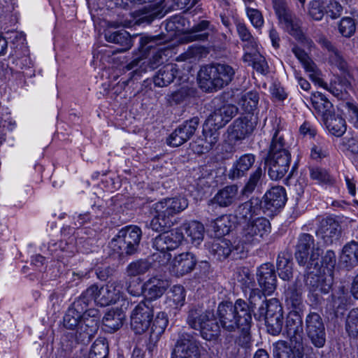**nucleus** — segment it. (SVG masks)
Listing matches in <instances>:
<instances>
[{
	"label": "nucleus",
	"instance_id": "c9c22d12",
	"mask_svg": "<svg viewBox=\"0 0 358 358\" xmlns=\"http://www.w3.org/2000/svg\"><path fill=\"white\" fill-rule=\"evenodd\" d=\"M211 317H213L212 310H203L199 306H193L187 311L186 322L191 329L196 331L198 328H201L205 320H208Z\"/></svg>",
	"mask_w": 358,
	"mask_h": 358
},
{
	"label": "nucleus",
	"instance_id": "864d4df0",
	"mask_svg": "<svg viewBox=\"0 0 358 358\" xmlns=\"http://www.w3.org/2000/svg\"><path fill=\"white\" fill-rule=\"evenodd\" d=\"M151 266L152 264L148 259H140L131 262L127 266L126 272L128 276L136 277L147 273Z\"/></svg>",
	"mask_w": 358,
	"mask_h": 358
},
{
	"label": "nucleus",
	"instance_id": "f8f14e48",
	"mask_svg": "<svg viewBox=\"0 0 358 358\" xmlns=\"http://www.w3.org/2000/svg\"><path fill=\"white\" fill-rule=\"evenodd\" d=\"M200 343L192 335L180 332L173 350L172 358H200Z\"/></svg>",
	"mask_w": 358,
	"mask_h": 358
},
{
	"label": "nucleus",
	"instance_id": "1a4fd4ad",
	"mask_svg": "<svg viewBox=\"0 0 358 358\" xmlns=\"http://www.w3.org/2000/svg\"><path fill=\"white\" fill-rule=\"evenodd\" d=\"M99 312L96 309H85L80 326L74 333L76 343H89L99 330Z\"/></svg>",
	"mask_w": 358,
	"mask_h": 358
},
{
	"label": "nucleus",
	"instance_id": "603ef678",
	"mask_svg": "<svg viewBox=\"0 0 358 358\" xmlns=\"http://www.w3.org/2000/svg\"><path fill=\"white\" fill-rule=\"evenodd\" d=\"M259 99V94L257 92L250 91L241 96L238 104L245 113L253 115L252 113L257 109Z\"/></svg>",
	"mask_w": 358,
	"mask_h": 358
},
{
	"label": "nucleus",
	"instance_id": "cd10ccee",
	"mask_svg": "<svg viewBox=\"0 0 358 358\" xmlns=\"http://www.w3.org/2000/svg\"><path fill=\"white\" fill-rule=\"evenodd\" d=\"M238 190V186L235 185L222 188L208 201V206L213 207L216 205L220 208H227L231 206L237 199Z\"/></svg>",
	"mask_w": 358,
	"mask_h": 358
},
{
	"label": "nucleus",
	"instance_id": "338daca9",
	"mask_svg": "<svg viewBox=\"0 0 358 358\" xmlns=\"http://www.w3.org/2000/svg\"><path fill=\"white\" fill-rule=\"evenodd\" d=\"M238 281L244 287L243 292L248 296L250 294L251 290L259 289L258 288H253L255 285L254 278L248 271H242V272H240L238 276Z\"/></svg>",
	"mask_w": 358,
	"mask_h": 358
},
{
	"label": "nucleus",
	"instance_id": "bf43d9fd",
	"mask_svg": "<svg viewBox=\"0 0 358 358\" xmlns=\"http://www.w3.org/2000/svg\"><path fill=\"white\" fill-rule=\"evenodd\" d=\"M345 329L350 336L358 338V308L350 311L346 319Z\"/></svg>",
	"mask_w": 358,
	"mask_h": 358
},
{
	"label": "nucleus",
	"instance_id": "e433bc0d",
	"mask_svg": "<svg viewBox=\"0 0 358 358\" xmlns=\"http://www.w3.org/2000/svg\"><path fill=\"white\" fill-rule=\"evenodd\" d=\"M311 102L313 108L323 120L335 113L333 104L320 92L312 94Z\"/></svg>",
	"mask_w": 358,
	"mask_h": 358
},
{
	"label": "nucleus",
	"instance_id": "79ce46f5",
	"mask_svg": "<svg viewBox=\"0 0 358 358\" xmlns=\"http://www.w3.org/2000/svg\"><path fill=\"white\" fill-rule=\"evenodd\" d=\"M278 155H291V153L289 146L286 142L284 135L279 130H276L273 135L267 156Z\"/></svg>",
	"mask_w": 358,
	"mask_h": 358
},
{
	"label": "nucleus",
	"instance_id": "ddd939ff",
	"mask_svg": "<svg viewBox=\"0 0 358 358\" xmlns=\"http://www.w3.org/2000/svg\"><path fill=\"white\" fill-rule=\"evenodd\" d=\"M332 283L333 278L331 275H319L314 272H309L305 276V285L317 303H320L323 300L322 296L323 294L329 293Z\"/></svg>",
	"mask_w": 358,
	"mask_h": 358
},
{
	"label": "nucleus",
	"instance_id": "72a5a7b5",
	"mask_svg": "<svg viewBox=\"0 0 358 358\" xmlns=\"http://www.w3.org/2000/svg\"><path fill=\"white\" fill-rule=\"evenodd\" d=\"M256 160V157L253 154H245L237 159L229 172V177L231 179L240 178L246 175L251 169Z\"/></svg>",
	"mask_w": 358,
	"mask_h": 358
},
{
	"label": "nucleus",
	"instance_id": "393cba45",
	"mask_svg": "<svg viewBox=\"0 0 358 358\" xmlns=\"http://www.w3.org/2000/svg\"><path fill=\"white\" fill-rule=\"evenodd\" d=\"M262 208V201L258 197H252L249 201L239 205L234 211L233 215L236 222L241 220H254L255 215L260 213Z\"/></svg>",
	"mask_w": 358,
	"mask_h": 358
},
{
	"label": "nucleus",
	"instance_id": "052dcab7",
	"mask_svg": "<svg viewBox=\"0 0 358 358\" xmlns=\"http://www.w3.org/2000/svg\"><path fill=\"white\" fill-rule=\"evenodd\" d=\"M262 175V169L260 166L257 167L255 171L250 174L247 183L242 189V193L244 195H248L252 193L257 187Z\"/></svg>",
	"mask_w": 358,
	"mask_h": 358
},
{
	"label": "nucleus",
	"instance_id": "774afa93",
	"mask_svg": "<svg viewBox=\"0 0 358 358\" xmlns=\"http://www.w3.org/2000/svg\"><path fill=\"white\" fill-rule=\"evenodd\" d=\"M245 12L247 17L250 20L251 24L256 29H261L263 27L264 20L262 13L259 10L250 7L246 8Z\"/></svg>",
	"mask_w": 358,
	"mask_h": 358
},
{
	"label": "nucleus",
	"instance_id": "4468645a",
	"mask_svg": "<svg viewBox=\"0 0 358 358\" xmlns=\"http://www.w3.org/2000/svg\"><path fill=\"white\" fill-rule=\"evenodd\" d=\"M306 331L308 337L316 348H322L326 343L324 324L317 313H310L306 318Z\"/></svg>",
	"mask_w": 358,
	"mask_h": 358
},
{
	"label": "nucleus",
	"instance_id": "de8ad7c7",
	"mask_svg": "<svg viewBox=\"0 0 358 358\" xmlns=\"http://www.w3.org/2000/svg\"><path fill=\"white\" fill-rule=\"evenodd\" d=\"M277 270L278 275L283 280H289L292 278V262L291 255L281 252L277 259Z\"/></svg>",
	"mask_w": 358,
	"mask_h": 358
},
{
	"label": "nucleus",
	"instance_id": "6e6552de",
	"mask_svg": "<svg viewBox=\"0 0 358 358\" xmlns=\"http://www.w3.org/2000/svg\"><path fill=\"white\" fill-rule=\"evenodd\" d=\"M322 249L315 244L313 236L309 234H301L296 245L295 258L300 265L308 264V267L318 266Z\"/></svg>",
	"mask_w": 358,
	"mask_h": 358
},
{
	"label": "nucleus",
	"instance_id": "9d476101",
	"mask_svg": "<svg viewBox=\"0 0 358 358\" xmlns=\"http://www.w3.org/2000/svg\"><path fill=\"white\" fill-rule=\"evenodd\" d=\"M158 235L154 238L152 246L162 254V259L160 264H166L171 257L169 250L177 248L181 243L184 236L182 231L178 230L166 231Z\"/></svg>",
	"mask_w": 358,
	"mask_h": 358
},
{
	"label": "nucleus",
	"instance_id": "a211bd4d",
	"mask_svg": "<svg viewBox=\"0 0 358 358\" xmlns=\"http://www.w3.org/2000/svg\"><path fill=\"white\" fill-rule=\"evenodd\" d=\"M216 32V29L208 20H201L194 24L182 37L186 42L207 41Z\"/></svg>",
	"mask_w": 358,
	"mask_h": 358
},
{
	"label": "nucleus",
	"instance_id": "423d86ee",
	"mask_svg": "<svg viewBox=\"0 0 358 358\" xmlns=\"http://www.w3.org/2000/svg\"><path fill=\"white\" fill-rule=\"evenodd\" d=\"M271 229V223L266 217L249 220L241 229L240 242L243 245H258L266 240Z\"/></svg>",
	"mask_w": 358,
	"mask_h": 358
},
{
	"label": "nucleus",
	"instance_id": "c756f323",
	"mask_svg": "<svg viewBox=\"0 0 358 358\" xmlns=\"http://www.w3.org/2000/svg\"><path fill=\"white\" fill-rule=\"evenodd\" d=\"M285 301L286 306L292 310L300 312L303 307L301 285L296 280L285 288Z\"/></svg>",
	"mask_w": 358,
	"mask_h": 358
},
{
	"label": "nucleus",
	"instance_id": "58836bf2",
	"mask_svg": "<svg viewBox=\"0 0 358 358\" xmlns=\"http://www.w3.org/2000/svg\"><path fill=\"white\" fill-rule=\"evenodd\" d=\"M168 323L169 320L166 314L164 312H159L153 320L150 327V345H155L161 336L164 334Z\"/></svg>",
	"mask_w": 358,
	"mask_h": 358
},
{
	"label": "nucleus",
	"instance_id": "0e129e2a",
	"mask_svg": "<svg viewBox=\"0 0 358 358\" xmlns=\"http://www.w3.org/2000/svg\"><path fill=\"white\" fill-rule=\"evenodd\" d=\"M310 176L313 180H317L320 183L330 185L334 182V178L327 170L322 168H310Z\"/></svg>",
	"mask_w": 358,
	"mask_h": 358
},
{
	"label": "nucleus",
	"instance_id": "5701e85b",
	"mask_svg": "<svg viewBox=\"0 0 358 358\" xmlns=\"http://www.w3.org/2000/svg\"><path fill=\"white\" fill-rule=\"evenodd\" d=\"M287 201L286 192L284 187L280 186L273 187L264 196L262 208L271 213H275L282 208Z\"/></svg>",
	"mask_w": 358,
	"mask_h": 358
},
{
	"label": "nucleus",
	"instance_id": "69168bd1",
	"mask_svg": "<svg viewBox=\"0 0 358 358\" xmlns=\"http://www.w3.org/2000/svg\"><path fill=\"white\" fill-rule=\"evenodd\" d=\"M343 9V6L336 0H329L325 3V14L331 20L339 18Z\"/></svg>",
	"mask_w": 358,
	"mask_h": 358
},
{
	"label": "nucleus",
	"instance_id": "dca6fc26",
	"mask_svg": "<svg viewBox=\"0 0 358 358\" xmlns=\"http://www.w3.org/2000/svg\"><path fill=\"white\" fill-rule=\"evenodd\" d=\"M257 126V117L253 115H248L236 119L228 130L231 138L239 141L249 136Z\"/></svg>",
	"mask_w": 358,
	"mask_h": 358
},
{
	"label": "nucleus",
	"instance_id": "a878e982",
	"mask_svg": "<svg viewBox=\"0 0 358 358\" xmlns=\"http://www.w3.org/2000/svg\"><path fill=\"white\" fill-rule=\"evenodd\" d=\"M196 262V257L192 253H181L174 257L171 266V272L176 276H182L192 272Z\"/></svg>",
	"mask_w": 358,
	"mask_h": 358
},
{
	"label": "nucleus",
	"instance_id": "0eeeda50",
	"mask_svg": "<svg viewBox=\"0 0 358 358\" xmlns=\"http://www.w3.org/2000/svg\"><path fill=\"white\" fill-rule=\"evenodd\" d=\"M120 292L119 283L110 282L100 288L97 285H92L80 296L88 306L92 301H94L100 306H107L116 302L120 297Z\"/></svg>",
	"mask_w": 358,
	"mask_h": 358
},
{
	"label": "nucleus",
	"instance_id": "e2e57ef3",
	"mask_svg": "<svg viewBox=\"0 0 358 358\" xmlns=\"http://www.w3.org/2000/svg\"><path fill=\"white\" fill-rule=\"evenodd\" d=\"M272 6L279 22L293 13L286 0H272Z\"/></svg>",
	"mask_w": 358,
	"mask_h": 358
},
{
	"label": "nucleus",
	"instance_id": "c85d7f7f",
	"mask_svg": "<svg viewBox=\"0 0 358 358\" xmlns=\"http://www.w3.org/2000/svg\"><path fill=\"white\" fill-rule=\"evenodd\" d=\"M238 113V108L232 104H224L215 109L208 121L217 129L224 127Z\"/></svg>",
	"mask_w": 358,
	"mask_h": 358
},
{
	"label": "nucleus",
	"instance_id": "09e8293b",
	"mask_svg": "<svg viewBox=\"0 0 358 358\" xmlns=\"http://www.w3.org/2000/svg\"><path fill=\"white\" fill-rule=\"evenodd\" d=\"M320 85L338 98H342L343 92H347V89L350 86V82L342 77L335 78L329 85L321 80Z\"/></svg>",
	"mask_w": 358,
	"mask_h": 358
},
{
	"label": "nucleus",
	"instance_id": "7ed1b4c3",
	"mask_svg": "<svg viewBox=\"0 0 358 358\" xmlns=\"http://www.w3.org/2000/svg\"><path fill=\"white\" fill-rule=\"evenodd\" d=\"M257 306V312L254 313L255 319L265 321L269 334L279 335L284 324L283 309L279 301L275 298L267 300L264 294V300Z\"/></svg>",
	"mask_w": 358,
	"mask_h": 358
},
{
	"label": "nucleus",
	"instance_id": "aec40b11",
	"mask_svg": "<svg viewBox=\"0 0 358 358\" xmlns=\"http://www.w3.org/2000/svg\"><path fill=\"white\" fill-rule=\"evenodd\" d=\"M303 322L299 312L291 310L285 323V332L291 344H303Z\"/></svg>",
	"mask_w": 358,
	"mask_h": 358
},
{
	"label": "nucleus",
	"instance_id": "bb28decb",
	"mask_svg": "<svg viewBox=\"0 0 358 358\" xmlns=\"http://www.w3.org/2000/svg\"><path fill=\"white\" fill-rule=\"evenodd\" d=\"M341 233L339 223L332 217L322 219L320 222L317 234L320 236L327 245L338 240Z\"/></svg>",
	"mask_w": 358,
	"mask_h": 358
},
{
	"label": "nucleus",
	"instance_id": "8fccbe9b",
	"mask_svg": "<svg viewBox=\"0 0 358 358\" xmlns=\"http://www.w3.org/2000/svg\"><path fill=\"white\" fill-rule=\"evenodd\" d=\"M184 229L192 244L199 245L201 243L204 236V227L201 222L192 221L185 224Z\"/></svg>",
	"mask_w": 358,
	"mask_h": 358
},
{
	"label": "nucleus",
	"instance_id": "f257e3e1",
	"mask_svg": "<svg viewBox=\"0 0 358 358\" xmlns=\"http://www.w3.org/2000/svg\"><path fill=\"white\" fill-rule=\"evenodd\" d=\"M248 303L242 299L234 303L230 301L221 302L217 309V317L220 326L226 331L232 332L241 331L238 344L245 346L250 341V329L252 322V313L257 305L264 300L260 289L251 290L248 297Z\"/></svg>",
	"mask_w": 358,
	"mask_h": 358
},
{
	"label": "nucleus",
	"instance_id": "473e14b6",
	"mask_svg": "<svg viewBox=\"0 0 358 358\" xmlns=\"http://www.w3.org/2000/svg\"><path fill=\"white\" fill-rule=\"evenodd\" d=\"M169 286V281L156 277L150 278L143 285L145 301L152 303V300L161 297Z\"/></svg>",
	"mask_w": 358,
	"mask_h": 358
},
{
	"label": "nucleus",
	"instance_id": "7c9ffc66",
	"mask_svg": "<svg viewBox=\"0 0 358 358\" xmlns=\"http://www.w3.org/2000/svg\"><path fill=\"white\" fill-rule=\"evenodd\" d=\"M274 358H303V344H293L289 345L285 341H278L273 343Z\"/></svg>",
	"mask_w": 358,
	"mask_h": 358
},
{
	"label": "nucleus",
	"instance_id": "c03bdc74",
	"mask_svg": "<svg viewBox=\"0 0 358 358\" xmlns=\"http://www.w3.org/2000/svg\"><path fill=\"white\" fill-rule=\"evenodd\" d=\"M201 336L208 341L217 340L220 335V327L216 321L214 313L213 317H209L208 320H205L201 328H198Z\"/></svg>",
	"mask_w": 358,
	"mask_h": 358
},
{
	"label": "nucleus",
	"instance_id": "412c9836",
	"mask_svg": "<svg viewBox=\"0 0 358 358\" xmlns=\"http://www.w3.org/2000/svg\"><path fill=\"white\" fill-rule=\"evenodd\" d=\"M167 13L166 6L150 3L133 13L136 24H150L155 18H161Z\"/></svg>",
	"mask_w": 358,
	"mask_h": 358
},
{
	"label": "nucleus",
	"instance_id": "6ab92c4d",
	"mask_svg": "<svg viewBox=\"0 0 358 358\" xmlns=\"http://www.w3.org/2000/svg\"><path fill=\"white\" fill-rule=\"evenodd\" d=\"M87 306L88 305L80 296L74 301L65 314L63 321L64 326L67 329L73 330L74 334L80 324L84 311Z\"/></svg>",
	"mask_w": 358,
	"mask_h": 358
},
{
	"label": "nucleus",
	"instance_id": "f704fd0d",
	"mask_svg": "<svg viewBox=\"0 0 358 358\" xmlns=\"http://www.w3.org/2000/svg\"><path fill=\"white\" fill-rule=\"evenodd\" d=\"M104 37L107 42L119 45L120 52L128 50L132 46L131 35L124 29H107L104 32Z\"/></svg>",
	"mask_w": 358,
	"mask_h": 358
},
{
	"label": "nucleus",
	"instance_id": "6e6d98bb",
	"mask_svg": "<svg viewBox=\"0 0 358 358\" xmlns=\"http://www.w3.org/2000/svg\"><path fill=\"white\" fill-rule=\"evenodd\" d=\"M292 50L307 72L313 73H317V69L316 64L303 50L295 45L292 48Z\"/></svg>",
	"mask_w": 358,
	"mask_h": 358
},
{
	"label": "nucleus",
	"instance_id": "a18cd8bd",
	"mask_svg": "<svg viewBox=\"0 0 358 358\" xmlns=\"http://www.w3.org/2000/svg\"><path fill=\"white\" fill-rule=\"evenodd\" d=\"M185 291L181 285L173 286L167 294L165 303L166 308L170 309H178L185 303Z\"/></svg>",
	"mask_w": 358,
	"mask_h": 358
},
{
	"label": "nucleus",
	"instance_id": "37998d69",
	"mask_svg": "<svg viewBox=\"0 0 358 358\" xmlns=\"http://www.w3.org/2000/svg\"><path fill=\"white\" fill-rule=\"evenodd\" d=\"M178 69L176 64H168L159 70L154 77V83L158 87H165L171 84L176 78Z\"/></svg>",
	"mask_w": 358,
	"mask_h": 358
},
{
	"label": "nucleus",
	"instance_id": "4be33fe9",
	"mask_svg": "<svg viewBox=\"0 0 358 358\" xmlns=\"http://www.w3.org/2000/svg\"><path fill=\"white\" fill-rule=\"evenodd\" d=\"M244 247H232L229 241L227 239H219L214 241L210 248V253L219 261L227 259L231 254L234 257L239 256L242 257L244 254Z\"/></svg>",
	"mask_w": 358,
	"mask_h": 358
},
{
	"label": "nucleus",
	"instance_id": "2f4dec72",
	"mask_svg": "<svg viewBox=\"0 0 358 358\" xmlns=\"http://www.w3.org/2000/svg\"><path fill=\"white\" fill-rule=\"evenodd\" d=\"M219 129L214 127L209 129L203 130V138H201L195 142L193 146L194 150L198 154H203L212 150L220 140Z\"/></svg>",
	"mask_w": 358,
	"mask_h": 358
},
{
	"label": "nucleus",
	"instance_id": "3c124183",
	"mask_svg": "<svg viewBox=\"0 0 358 358\" xmlns=\"http://www.w3.org/2000/svg\"><path fill=\"white\" fill-rule=\"evenodd\" d=\"M329 131L337 137L342 136L346 131V123L341 116H335V114L323 120Z\"/></svg>",
	"mask_w": 358,
	"mask_h": 358
},
{
	"label": "nucleus",
	"instance_id": "13d9d810",
	"mask_svg": "<svg viewBox=\"0 0 358 358\" xmlns=\"http://www.w3.org/2000/svg\"><path fill=\"white\" fill-rule=\"evenodd\" d=\"M236 31L241 40L246 43L245 45L248 48L252 50L256 49L257 43L255 39L245 23L238 22L236 24Z\"/></svg>",
	"mask_w": 358,
	"mask_h": 358
},
{
	"label": "nucleus",
	"instance_id": "2eb2a0df",
	"mask_svg": "<svg viewBox=\"0 0 358 358\" xmlns=\"http://www.w3.org/2000/svg\"><path fill=\"white\" fill-rule=\"evenodd\" d=\"M199 124V118L194 117L179 125L166 139L168 145L178 147L189 141Z\"/></svg>",
	"mask_w": 358,
	"mask_h": 358
},
{
	"label": "nucleus",
	"instance_id": "680f3d73",
	"mask_svg": "<svg viewBox=\"0 0 358 358\" xmlns=\"http://www.w3.org/2000/svg\"><path fill=\"white\" fill-rule=\"evenodd\" d=\"M339 33L345 38H350L355 32L356 24L350 17H343L338 25Z\"/></svg>",
	"mask_w": 358,
	"mask_h": 358
},
{
	"label": "nucleus",
	"instance_id": "39448f33",
	"mask_svg": "<svg viewBox=\"0 0 358 358\" xmlns=\"http://www.w3.org/2000/svg\"><path fill=\"white\" fill-rule=\"evenodd\" d=\"M142 232L136 226L122 229L110 243L112 250L119 256L131 255L138 249Z\"/></svg>",
	"mask_w": 358,
	"mask_h": 358
},
{
	"label": "nucleus",
	"instance_id": "4d7b16f0",
	"mask_svg": "<svg viewBox=\"0 0 358 358\" xmlns=\"http://www.w3.org/2000/svg\"><path fill=\"white\" fill-rule=\"evenodd\" d=\"M108 344L105 338H98L93 343L89 358H108Z\"/></svg>",
	"mask_w": 358,
	"mask_h": 358
},
{
	"label": "nucleus",
	"instance_id": "5fc2aeb1",
	"mask_svg": "<svg viewBox=\"0 0 358 358\" xmlns=\"http://www.w3.org/2000/svg\"><path fill=\"white\" fill-rule=\"evenodd\" d=\"M307 10L309 17L321 21L325 15V3L322 0H313L308 3Z\"/></svg>",
	"mask_w": 358,
	"mask_h": 358
},
{
	"label": "nucleus",
	"instance_id": "9b49d317",
	"mask_svg": "<svg viewBox=\"0 0 358 358\" xmlns=\"http://www.w3.org/2000/svg\"><path fill=\"white\" fill-rule=\"evenodd\" d=\"M153 306L149 301L140 302L131 315V327L136 334H141L148 329L153 317Z\"/></svg>",
	"mask_w": 358,
	"mask_h": 358
},
{
	"label": "nucleus",
	"instance_id": "f03ea898",
	"mask_svg": "<svg viewBox=\"0 0 358 358\" xmlns=\"http://www.w3.org/2000/svg\"><path fill=\"white\" fill-rule=\"evenodd\" d=\"M187 206V199L184 197L167 198L155 203L153 205L155 215L150 223V227L157 232L166 231L176 222V215Z\"/></svg>",
	"mask_w": 358,
	"mask_h": 358
},
{
	"label": "nucleus",
	"instance_id": "4c0bfd02",
	"mask_svg": "<svg viewBox=\"0 0 358 358\" xmlns=\"http://www.w3.org/2000/svg\"><path fill=\"white\" fill-rule=\"evenodd\" d=\"M286 31L296 40L300 42L307 41V38L301 29V21L292 13L289 17L279 22Z\"/></svg>",
	"mask_w": 358,
	"mask_h": 358
},
{
	"label": "nucleus",
	"instance_id": "ea45409f",
	"mask_svg": "<svg viewBox=\"0 0 358 358\" xmlns=\"http://www.w3.org/2000/svg\"><path fill=\"white\" fill-rule=\"evenodd\" d=\"M340 261L348 269L358 265V243L357 242L351 241L344 245Z\"/></svg>",
	"mask_w": 358,
	"mask_h": 358
},
{
	"label": "nucleus",
	"instance_id": "a19ab883",
	"mask_svg": "<svg viewBox=\"0 0 358 358\" xmlns=\"http://www.w3.org/2000/svg\"><path fill=\"white\" fill-rule=\"evenodd\" d=\"M236 223L235 217L233 214H226L213 220L210 223V227L214 231L215 236H223L230 232Z\"/></svg>",
	"mask_w": 358,
	"mask_h": 358
},
{
	"label": "nucleus",
	"instance_id": "b1692460",
	"mask_svg": "<svg viewBox=\"0 0 358 358\" xmlns=\"http://www.w3.org/2000/svg\"><path fill=\"white\" fill-rule=\"evenodd\" d=\"M257 280L263 294H271L276 288V276L273 266L271 264H264L259 266L257 273Z\"/></svg>",
	"mask_w": 358,
	"mask_h": 358
},
{
	"label": "nucleus",
	"instance_id": "20e7f679",
	"mask_svg": "<svg viewBox=\"0 0 358 358\" xmlns=\"http://www.w3.org/2000/svg\"><path fill=\"white\" fill-rule=\"evenodd\" d=\"M235 69L226 63H213L202 67L199 73L201 83L215 90L228 85L234 79Z\"/></svg>",
	"mask_w": 358,
	"mask_h": 358
},
{
	"label": "nucleus",
	"instance_id": "f3484780",
	"mask_svg": "<svg viewBox=\"0 0 358 358\" xmlns=\"http://www.w3.org/2000/svg\"><path fill=\"white\" fill-rule=\"evenodd\" d=\"M291 155L267 156L265 164L271 179L278 180L282 178L290 168Z\"/></svg>",
	"mask_w": 358,
	"mask_h": 358
},
{
	"label": "nucleus",
	"instance_id": "49530a36",
	"mask_svg": "<svg viewBox=\"0 0 358 358\" xmlns=\"http://www.w3.org/2000/svg\"><path fill=\"white\" fill-rule=\"evenodd\" d=\"M124 319L125 314L121 309H112L105 314L103 323L108 330L114 331L122 326Z\"/></svg>",
	"mask_w": 358,
	"mask_h": 358
}]
</instances>
